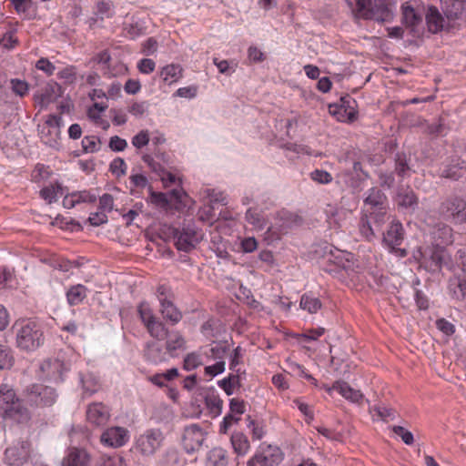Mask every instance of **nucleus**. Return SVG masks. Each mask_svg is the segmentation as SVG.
Here are the masks:
<instances>
[{"mask_svg": "<svg viewBox=\"0 0 466 466\" xmlns=\"http://www.w3.org/2000/svg\"><path fill=\"white\" fill-rule=\"evenodd\" d=\"M207 433L198 424H190L184 429L182 446L187 453L192 454L202 447Z\"/></svg>", "mask_w": 466, "mask_h": 466, "instance_id": "nucleus-8", "label": "nucleus"}, {"mask_svg": "<svg viewBox=\"0 0 466 466\" xmlns=\"http://www.w3.org/2000/svg\"><path fill=\"white\" fill-rule=\"evenodd\" d=\"M202 365V358L198 352L188 353L184 359L183 367L186 370H193Z\"/></svg>", "mask_w": 466, "mask_h": 466, "instance_id": "nucleus-47", "label": "nucleus"}, {"mask_svg": "<svg viewBox=\"0 0 466 466\" xmlns=\"http://www.w3.org/2000/svg\"><path fill=\"white\" fill-rule=\"evenodd\" d=\"M94 14L100 20L111 18L115 15V5L111 0H99L95 5Z\"/></svg>", "mask_w": 466, "mask_h": 466, "instance_id": "nucleus-34", "label": "nucleus"}, {"mask_svg": "<svg viewBox=\"0 0 466 466\" xmlns=\"http://www.w3.org/2000/svg\"><path fill=\"white\" fill-rule=\"evenodd\" d=\"M441 213L455 223L466 222V201L460 198H452L442 203Z\"/></svg>", "mask_w": 466, "mask_h": 466, "instance_id": "nucleus-14", "label": "nucleus"}, {"mask_svg": "<svg viewBox=\"0 0 466 466\" xmlns=\"http://www.w3.org/2000/svg\"><path fill=\"white\" fill-rule=\"evenodd\" d=\"M149 141H150L149 131L147 129H142L132 137L131 144L137 149H141L142 147L147 146Z\"/></svg>", "mask_w": 466, "mask_h": 466, "instance_id": "nucleus-46", "label": "nucleus"}, {"mask_svg": "<svg viewBox=\"0 0 466 466\" xmlns=\"http://www.w3.org/2000/svg\"><path fill=\"white\" fill-rule=\"evenodd\" d=\"M355 103L351 97L347 96L341 98V105L329 106V113L337 116L339 121H353L356 119L357 112L350 106V103Z\"/></svg>", "mask_w": 466, "mask_h": 466, "instance_id": "nucleus-21", "label": "nucleus"}, {"mask_svg": "<svg viewBox=\"0 0 466 466\" xmlns=\"http://www.w3.org/2000/svg\"><path fill=\"white\" fill-rule=\"evenodd\" d=\"M310 178L319 184H329L332 181V176L326 170L315 169L310 173Z\"/></svg>", "mask_w": 466, "mask_h": 466, "instance_id": "nucleus-52", "label": "nucleus"}, {"mask_svg": "<svg viewBox=\"0 0 466 466\" xmlns=\"http://www.w3.org/2000/svg\"><path fill=\"white\" fill-rule=\"evenodd\" d=\"M100 140L97 137L87 136L82 140V147L85 152H96L99 150Z\"/></svg>", "mask_w": 466, "mask_h": 466, "instance_id": "nucleus-51", "label": "nucleus"}, {"mask_svg": "<svg viewBox=\"0 0 466 466\" xmlns=\"http://www.w3.org/2000/svg\"><path fill=\"white\" fill-rule=\"evenodd\" d=\"M61 121L62 119L60 116L50 115L40 127V137L46 145L51 147H56L58 146L61 134Z\"/></svg>", "mask_w": 466, "mask_h": 466, "instance_id": "nucleus-11", "label": "nucleus"}, {"mask_svg": "<svg viewBox=\"0 0 466 466\" xmlns=\"http://www.w3.org/2000/svg\"><path fill=\"white\" fill-rule=\"evenodd\" d=\"M110 171L117 177L123 176L127 172V164L123 158L116 157L110 163Z\"/></svg>", "mask_w": 466, "mask_h": 466, "instance_id": "nucleus-58", "label": "nucleus"}, {"mask_svg": "<svg viewBox=\"0 0 466 466\" xmlns=\"http://www.w3.org/2000/svg\"><path fill=\"white\" fill-rule=\"evenodd\" d=\"M138 317L147 333L155 339H166L165 346L171 358L177 355L178 350H185L187 340L178 330L169 331L166 325L155 315L147 301H141L137 307Z\"/></svg>", "mask_w": 466, "mask_h": 466, "instance_id": "nucleus-1", "label": "nucleus"}, {"mask_svg": "<svg viewBox=\"0 0 466 466\" xmlns=\"http://www.w3.org/2000/svg\"><path fill=\"white\" fill-rule=\"evenodd\" d=\"M175 244L177 249L188 252L202 239V234L194 227L187 226L177 229L174 233Z\"/></svg>", "mask_w": 466, "mask_h": 466, "instance_id": "nucleus-10", "label": "nucleus"}, {"mask_svg": "<svg viewBox=\"0 0 466 466\" xmlns=\"http://www.w3.org/2000/svg\"><path fill=\"white\" fill-rule=\"evenodd\" d=\"M228 454L224 448L214 447L207 452L205 466H228Z\"/></svg>", "mask_w": 466, "mask_h": 466, "instance_id": "nucleus-25", "label": "nucleus"}, {"mask_svg": "<svg viewBox=\"0 0 466 466\" xmlns=\"http://www.w3.org/2000/svg\"><path fill=\"white\" fill-rule=\"evenodd\" d=\"M218 386L223 389L228 396H230L234 392L236 387L240 386V380L238 375L230 374L227 378H224L218 381Z\"/></svg>", "mask_w": 466, "mask_h": 466, "instance_id": "nucleus-41", "label": "nucleus"}, {"mask_svg": "<svg viewBox=\"0 0 466 466\" xmlns=\"http://www.w3.org/2000/svg\"><path fill=\"white\" fill-rule=\"evenodd\" d=\"M429 31L438 33L444 28L445 20L436 7L431 6L426 14Z\"/></svg>", "mask_w": 466, "mask_h": 466, "instance_id": "nucleus-26", "label": "nucleus"}, {"mask_svg": "<svg viewBox=\"0 0 466 466\" xmlns=\"http://www.w3.org/2000/svg\"><path fill=\"white\" fill-rule=\"evenodd\" d=\"M205 405L212 417H218L222 412L223 400L218 395L208 394L205 397Z\"/></svg>", "mask_w": 466, "mask_h": 466, "instance_id": "nucleus-37", "label": "nucleus"}, {"mask_svg": "<svg viewBox=\"0 0 466 466\" xmlns=\"http://www.w3.org/2000/svg\"><path fill=\"white\" fill-rule=\"evenodd\" d=\"M230 442L234 450V452L238 456L246 455L250 449V444L248 437L243 432L240 431H236L232 433Z\"/></svg>", "mask_w": 466, "mask_h": 466, "instance_id": "nucleus-28", "label": "nucleus"}, {"mask_svg": "<svg viewBox=\"0 0 466 466\" xmlns=\"http://www.w3.org/2000/svg\"><path fill=\"white\" fill-rule=\"evenodd\" d=\"M395 173L401 178L404 179L410 176L411 169L407 162L406 156L403 154H398L396 157Z\"/></svg>", "mask_w": 466, "mask_h": 466, "instance_id": "nucleus-42", "label": "nucleus"}, {"mask_svg": "<svg viewBox=\"0 0 466 466\" xmlns=\"http://www.w3.org/2000/svg\"><path fill=\"white\" fill-rule=\"evenodd\" d=\"M385 198L384 194L378 188H371L369 191V195L367 196L365 202L373 207H377L383 203Z\"/></svg>", "mask_w": 466, "mask_h": 466, "instance_id": "nucleus-49", "label": "nucleus"}, {"mask_svg": "<svg viewBox=\"0 0 466 466\" xmlns=\"http://www.w3.org/2000/svg\"><path fill=\"white\" fill-rule=\"evenodd\" d=\"M15 363V358L11 349L6 345L0 344V370H9Z\"/></svg>", "mask_w": 466, "mask_h": 466, "instance_id": "nucleus-43", "label": "nucleus"}, {"mask_svg": "<svg viewBox=\"0 0 466 466\" xmlns=\"http://www.w3.org/2000/svg\"><path fill=\"white\" fill-rule=\"evenodd\" d=\"M374 415L378 416L383 420H392L394 418V410L391 408L384 405H375L371 408Z\"/></svg>", "mask_w": 466, "mask_h": 466, "instance_id": "nucleus-50", "label": "nucleus"}, {"mask_svg": "<svg viewBox=\"0 0 466 466\" xmlns=\"http://www.w3.org/2000/svg\"><path fill=\"white\" fill-rule=\"evenodd\" d=\"M245 218L255 230H263L268 223V219L264 214L255 208H250L247 210Z\"/></svg>", "mask_w": 466, "mask_h": 466, "instance_id": "nucleus-30", "label": "nucleus"}, {"mask_svg": "<svg viewBox=\"0 0 466 466\" xmlns=\"http://www.w3.org/2000/svg\"><path fill=\"white\" fill-rule=\"evenodd\" d=\"M25 397L32 406L46 407L56 401L57 394L52 387L35 383L25 389Z\"/></svg>", "mask_w": 466, "mask_h": 466, "instance_id": "nucleus-6", "label": "nucleus"}, {"mask_svg": "<svg viewBox=\"0 0 466 466\" xmlns=\"http://www.w3.org/2000/svg\"><path fill=\"white\" fill-rule=\"evenodd\" d=\"M402 15L404 23L409 26H415L421 21V15L408 5L402 6Z\"/></svg>", "mask_w": 466, "mask_h": 466, "instance_id": "nucleus-44", "label": "nucleus"}, {"mask_svg": "<svg viewBox=\"0 0 466 466\" xmlns=\"http://www.w3.org/2000/svg\"><path fill=\"white\" fill-rule=\"evenodd\" d=\"M10 88L15 95L24 97L29 92V84L24 79L12 78L10 79Z\"/></svg>", "mask_w": 466, "mask_h": 466, "instance_id": "nucleus-45", "label": "nucleus"}, {"mask_svg": "<svg viewBox=\"0 0 466 466\" xmlns=\"http://www.w3.org/2000/svg\"><path fill=\"white\" fill-rule=\"evenodd\" d=\"M292 216L288 211L277 213L275 223L269 226L265 232V239L268 242L280 238L282 234L287 233L292 224Z\"/></svg>", "mask_w": 466, "mask_h": 466, "instance_id": "nucleus-13", "label": "nucleus"}, {"mask_svg": "<svg viewBox=\"0 0 466 466\" xmlns=\"http://www.w3.org/2000/svg\"><path fill=\"white\" fill-rule=\"evenodd\" d=\"M334 388L343 398L351 402L359 403L363 399V394L360 390L351 388L345 381H336Z\"/></svg>", "mask_w": 466, "mask_h": 466, "instance_id": "nucleus-27", "label": "nucleus"}, {"mask_svg": "<svg viewBox=\"0 0 466 466\" xmlns=\"http://www.w3.org/2000/svg\"><path fill=\"white\" fill-rule=\"evenodd\" d=\"M40 368L46 379L56 382L62 381L63 374L69 370V366L59 359H48Z\"/></svg>", "mask_w": 466, "mask_h": 466, "instance_id": "nucleus-18", "label": "nucleus"}, {"mask_svg": "<svg viewBox=\"0 0 466 466\" xmlns=\"http://www.w3.org/2000/svg\"><path fill=\"white\" fill-rule=\"evenodd\" d=\"M170 199H168V197L165 193L161 192H150L149 200L152 204L160 207V208H166L170 201H176L184 207L187 206V203L185 201V198H187L186 192L181 188H174L169 193Z\"/></svg>", "mask_w": 466, "mask_h": 466, "instance_id": "nucleus-19", "label": "nucleus"}, {"mask_svg": "<svg viewBox=\"0 0 466 466\" xmlns=\"http://www.w3.org/2000/svg\"><path fill=\"white\" fill-rule=\"evenodd\" d=\"M159 178L162 181L164 187H171L176 184L180 186L181 184L180 178L167 169L160 173Z\"/></svg>", "mask_w": 466, "mask_h": 466, "instance_id": "nucleus-57", "label": "nucleus"}, {"mask_svg": "<svg viewBox=\"0 0 466 466\" xmlns=\"http://www.w3.org/2000/svg\"><path fill=\"white\" fill-rule=\"evenodd\" d=\"M90 461L91 457L86 450L74 447L64 458L63 466H88Z\"/></svg>", "mask_w": 466, "mask_h": 466, "instance_id": "nucleus-22", "label": "nucleus"}, {"mask_svg": "<svg viewBox=\"0 0 466 466\" xmlns=\"http://www.w3.org/2000/svg\"><path fill=\"white\" fill-rule=\"evenodd\" d=\"M397 202L399 206L411 210H414L418 206V198L411 190L399 193Z\"/></svg>", "mask_w": 466, "mask_h": 466, "instance_id": "nucleus-38", "label": "nucleus"}, {"mask_svg": "<svg viewBox=\"0 0 466 466\" xmlns=\"http://www.w3.org/2000/svg\"><path fill=\"white\" fill-rule=\"evenodd\" d=\"M14 329L16 346L22 350L34 351L44 344V328L37 319H18L14 325Z\"/></svg>", "mask_w": 466, "mask_h": 466, "instance_id": "nucleus-3", "label": "nucleus"}, {"mask_svg": "<svg viewBox=\"0 0 466 466\" xmlns=\"http://www.w3.org/2000/svg\"><path fill=\"white\" fill-rule=\"evenodd\" d=\"M299 306L309 313L314 314L321 309L322 304L319 298L312 294L306 293L301 296Z\"/></svg>", "mask_w": 466, "mask_h": 466, "instance_id": "nucleus-36", "label": "nucleus"}, {"mask_svg": "<svg viewBox=\"0 0 466 466\" xmlns=\"http://www.w3.org/2000/svg\"><path fill=\"white\" fill-rule=\"evenodd\" d=\"M147 102H135L128 107V112L136 117H142L147 111Z\"/></svg>", "mask_w": 466, "mask_h": 466, "instance_id": "nucleus-60", "label": "nucleus"}, {"mask_svg": "<svg viewBox=\"0 0 466 466\" xmlns=\"http://www.w3.org/2000/svg\"><path fill=\"white\" fill-rule=\"evenodd\" d=\"M80 381L84 393L91 396L97 392L100 389V383L98 378L93 373H86L80 377Z\"/></svg>", "mask_w": 466, "mask_h": 466, "instance_id": "nucleus-35", "label": "nucleus"}, {"mask_svg": "<svg viewBox=\"0 0 466 466\" xmlns=\"http://www.w3.org/2000/svg\"><path fill=\"white\" fill-rule=\"evenodd\" d=\"M163 434L159 430H149L136 441V449L143 455L149 456L161 446Z\"/></svg>", "mask_w": 466, "mask_h": 466, "instance_id": "nucleus-12", "label": "nucleus"}, {"mask_svg": "<svg viewBox=\"0 0 466 466\" xmlns=\"http://www.w3.org/2000/svg\"><path fill=\"white\" fill-rule=\"evenodd\" d=\"M321 266L327 272L333 273L341 268L347 271H354L356 267L355 257L352 253L330 248L322 258Z\"/></svg>", "mask_w": 466, "mask_h": 466, "instance_id": "nucleus-5", "label": "nucleus"}, {"mask_svg": "<svg viewBox=\"0 0 466 466\" xmlns=\"http://www.w3.org/2000/svg\"><path fill=\"white\" fill-rule=\"evenodd\" d=\"M160 312L163 318L173 325L182 319V313L174 305L172 299L160 304Z\"/></svg>", "mask_w": 466, "mask_h": 466, "instance_id": "nucleus-31", "label": "nucleus"}, {"mask_svg": "<svg viewBox=\"0 0 466 466\" xmlns=\"http://www.w3.org/2000/svg\"><path fill=\"white\" fill-rule=\"evenodd\" d=\"M455 286L452 290L453 297L457 299H462L466 297V279H455L451 282L450 288Z\"/></svg>", "mask_w": 466, "mask_h": 466, "instance_id": "nucleus-54", "label": "nucleus"}, {"mask_svg": "<svg viewBox=\"0 0 466 466\" xmlns=\"http://www.w3.org/2000/svg\"><path fill=\"white\" fill-rule=\"evenodd\" d=\"M286 362L288 368L293 374L304 379H311V375L307 372L302 365L289 360H288Z\"/></svg>", "mask_w": 466, "mask_h": 466, "instance_id": "nucleus-56", "label": "nucleus"}, {"mask_svg": "<svg viewBox=\"0 0 466 466\" xmlns=\"http://www.w3.org/2000/svg\"><path fill=\"white\" fill-rule=\"evenodd\" d=\"M33 452L32 442L28 437H17L12 440L4 452V461L9 466H23L28 462Z\"/></svg>", "mask_w": 466, "mask_h": 466, "instance_id": "nucleus-4", "label": "nucleus"}, {"mask_svg": "<svg viewBox=\"0 0 466 466\" xmlns=\"http://www.w3.org/2000/svg\"><path fill=\"white\" fill-rule=\"evenodd\" d=\"M434 244L438 246H448L453 242L452 229L445 224H438L431 232Z\"/></svg>", "mask_w": 466, "mask_h": 466, "instance_id": "nucleus-24", "label": "nucleus"}, {"mask_svg": "<svg viewBox=\"0 0 466 466\" xmlns=\"http://www.w3.org/2000/svg\"><path fill=\"white\" fill-rule=\"evenodd\" d=\"M33 0H12V4L16 13L19 15H26L32 8Z\"/></svg>", "mask_w": 466, "mask_h": 466, "instance_id": "nucleus-62", "label": "nucleus"}, {"mask_svg": "<svg viewBox=\"0 0 466 466\" xmlns=\"http://www.w3.org/2000/svg\"><path fill=\"white\" fill-rule=\"evenodd\" d=\"M35 68L45 72L47 76H52L56 66L47 58L42 57L35 63Z\"/></svg>", "mask_w": 466, "mask_h": 466, "instance_id": "nucleus-63", "label": "nucleus"}, {"mask_svg": "<svg viewBox=\"0 0 466 466\" xmlns=\"http://www.w3.org/2000/svg\"><path fill=\"white\" fill-rule=\"evenodd\" d=\"M127 147V142L126 139L121 138L118 136H114L110 137L109 140V147L111 150L115 152L124 151Z\"/></svg>", "mask_w": 466, "mask_h": 466, "instance_id": "nucleus-64", "label": "nucleus"}, {"mask_svg": "<svg viewBox=\"0 0 466 466\" xmlns=\"http://www.w3.org/2000/svg\"><path fill=\"white\" fill-rule=\"evenodd\" d=\"M282 461L283 452L279 447L262 444L248 461L247 466H277Z\"/></svg>", "mask_w": 466, "mask_h": 466, "instance_id": "nucleus-7", "label": "nucleus"}, {"mask_svg": "<svg viewBox=\"0 0 466 466\" xmlns=\"http://www.w3.org/2000/svg\"><path fill=\"white\" fill-rule=\"evenodd\" d=\"M423 257L431 260V267L441 268L448 258V254L443 246L433 244L432 247L425 248Z\"/></svg>", "mask_w": 466, "mask_h": 466, "instance_id": "nucleus-23", "label": "nucleus"}, {"mask_svg": "<svg viewBox=\"0 0 466 466\" xmlns=\"http://www.w3.org/2000/svg\"><path fill=\"white\" fill-rule=\"evenodd\" d=\"M129 441V431L119 426L107 428L100 436L101 443L106 447L120 448Z\"/></svg>", "mask_w": 466, "mask_h": 466, "instance_id": "nucleus-15", "label": "nucleus"}, {"mask_svg": "<svg viewBox=\"0 0 466 466\" xmlns=\"http://www.w3.org/2000/svg\"><path fill=\"white\" fill-rule=\"evenodd\" d=\"M324 333H325V329L321 328V327H318L316 329H307L305 332L299 334V338L301 341L317 340Z\"/></svg>", "mask_w": 466, "mask_h": 466, "instance_id": "nucleus-53", "label": "nucleus"}, {"mask_svg": "<svg viewBox=\"0 0 466 466\" xmlns=\"http://www.w3.org/2000/svg\"><path fill=\"white\" fill-rule=\"evenodd\" d=\"M96 466H127L122 457L115 456H101L96 462Z\"/></svg>", "mask_w": 466, "mask_h": 466, "instance_id": "nucleus-48", "label": "nucleus"}, {"mask_svg": "<svg viewBox=\"0 0 466 466\" xmlns=\"http://www.w3.org/2000/svg\"><path fill=\"white\" fill-rule=\"evenodd\" d=\"M39 194L44 200L51 204L65 194V188L60 183L55 182L44 187Z\"/></svg>", "mask_w": 466, "mask_h": 466, "instance_id": "nucleus-29", "label": "nucleus"}, {"mask_svg": "<svg viewBox=\"0 0 466 466\" xmlns=\"http://www.w3.org/2000/svg\"><path fill=\"white\" fill-rule=\"evenodd\" d=\"M229 410L230 412L228 414L242 415L246 411L245 402L241 400L233 398L229 401Z\"/></svg>", "mask_w": 466, "mask_h": 466, "instance_id": "nucleus-61", "label": "nucleus"}, {"mask_svg": "<svg viewBox=\"0 0 466 466\" xmlns=\"http://www.w3.org/2000/svg\"><path fill=\"white\" fill-rule=\"evenodd\" d=\"M19 44L16 28L11 27L0 37V46L5 49H14Z\"/></svg>", "mask_w": 466, "mask_h": 466, "instance_id": "nucleus-40", "label": "nucleus"}, {"mask_svg": "<svg viewBox=\"0 0 466 466\" xmlns=\"http://www.w3.org/2000/svg\"><path fill=\"white\" fill-rule=\"evenodd\" d=\"M86 420L94 427H104L110 420V410L102 402H94L87 406Z\"/></svg>", "mask_w": 466, "mask_h": 466, "instance_id": "nucleus-17", "label": "nucleus"}, {"mask_svg": "<svg viewBox=\"0 0 466 466\" xmlns=\"http://www.w3.org/2000/svg\"><path fill=\"white\" fill-rule=\"evenodd\" d=\"M403 235L404 231L402 224L395 220L390 223L387 231L383 235V242L385 245L391 251L396 250L397 252H400L401 257L406 256V251L398 248L403 240Z\"/></svg>", "mask_w": 466, "mask_h": 466, "instance_id": "nucleus-16", "label": "nucleus"}, {"mask_svg": "<svg viewBox=\"0 0 466 466\" xmlns=\"http://www.w3.org/2000/svg\"><path fill=\"white\" fill-rule=\"evenodd\" d=\"M160 76L164 82L172 85L181 78L182 68L178 65H167L162 68Z\"/></svg>", "mask_w": 466, "mask_h": 466, "instance_id": "nucleus-33", "label": "nucleus"}, {"mask_svg": "<svg viewBox=\"0 0 466 466\" xmlns=\"http://www.w3.org/2000/svg\"><path fill=\"white\" fill-rule=\"evenodd\" d=\"M161 340L148 341L144 348L145 359L154 364L167 361L170 357L166 346L160 342Z\"/></svg>", "mask_w": 466, "mask_h": 466, "instance_id": "nucleus-20", "label": "nucleus"}, {"mask_svg": "<svg viewBox=\"0 0 466 466\" xmlns=\"http://www.w3.org/2000/svg\"><path fill=\"white\" fill-rule=\"evenodd\" d=\"M87 296V289L82 284H76L66 291V299L69 305L76 306L83 302Z\"/></svg>", "mask_w": 466, "mask_h": 466, "instance_id": "nucleus-32", "label": "nucleus"}, {"mask_svg": "<svg viewBox=\"0 0 466 466\" xmlns=\"http://www.w3.org/2000/svg\"><path fill=\"white\" fill-rule=\"evenodd\" d=\"M359 15L366 19H372L378 22H388L392 19V11L385 4L384 0H376L371 4L366 0V5L363 9H355Z\"/></svg>", "mask_w": 466, "mask_h": 466, "instance_id": "nucleus-9", "label": "nucleus"}, {"mask_svg": "<svg viewBox=\"0 0 466 466\" xmlns=\"http://www.w3.org/2000/svg\"><path fill=\"white\" fill-rule=\"evenodd\" d=\"M101 70L104 76L107 77H116L117 76L123 75L127 70V66L124 64H116L113 67L111 66L106 67H101Z\"/></svg>", "mask_w": 466, "mask_h": 466, "instance_id": "nucleus-55", "label": "nucleus"}, {"mask_svg": "<svg viewBox=\"0 0 466 466\" xmlns=\"http://www.w3.org/2000/svg\"><path fill=\"white\" fill-rule=\"evenodd\" d=\"M73 198H75L76 205L79 203H93L96 199L95 195L86 190L73 192Z\"/></svg>", "mask_w": 466, "mask_h": 466, "instance_id": "nucleus-59", "label": "nucleus"}, {"mask_svg": "<svg viewBox=\"0 0 466 466\" xmlns=\"http://www.w3.org/2000/svg\"><path fill=\"white\" fill-rule=\"evenodd\" d=\"M178 376V370L177 368H172L167 370L164 373H157L149 378V380L158 386L164 387L166 386V382L169 380H173Z\"/></svg>", "mask_w": 466, "mask_h": 466, "instance_id": "nucleus-39", "label": "nucleus"}, {"mask_svg": "<svg viewBox=\"0 0 466 466\" xmlns=\"http://www.w3.org/2000/svg\"><path fill=\"white\" fill-rule=\"evenodd\" d=\"M0 416L19 424H27L32 418L30 410L16 395L15 390L7 385H0Z\"/></svg>", "mask_w": 466, "mask_h": 466, "instance_id": "nucleus-2", "label": "nucleus"}]
</instances>
